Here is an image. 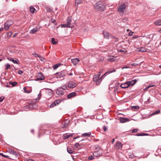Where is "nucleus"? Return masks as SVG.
Masks as SVG:
<instances>
[{
    "label": "nucleus",
    "instance_id": "obj_8",
    "mask_svg": "<svg viewBox=\"0 0 161 161\" xmlns=\"http://www.w3.org/2000/svg\"><path fill=\"white\" fill-rule=\"evenodd\" d=\"M45 78L42 74L41 72H39L38 73L37 77L35 80L36 81H41L44 80Z\"/></svg>",
    "mask_w": 161,
    "mask_h": 161
},
{
    "label": "nucleus",
    "instance_id": "obj_62",
    "mask_svg": "<svg viewBox=\"0 0 161 161\" xmlns=\"http://www.w3.org/2000/svg\"><path fill=\"white\" fill-rule=\"evenodd\" d=\"M141 47L139 48H137L136 49V51L138 52H141Z\"/></svg>",
    "mask_w": 161,
    "mask_h": 161
},
{
    "label": "nucleus",
    "instance_id": "obj_53",
    "mask_svg": "<svg viewBox=\"0 0 161 161\" xmlns=\"http://www.w3.org/2000/svg\"><path fill=\"white\" fill-rule=\"evenodd\" d=\"M130 67L129 66H124V67H122V69H125V68H126V69H128V68H130Z\"/></svg>",
    "mask_w": 161,
    "mask_h": 161
},
{
    "label": "nucleus",
    "instance_id": "obj_7",
    "mask_svg": "<svg viewBox=\"0 0 161 161\" xmlns=\"http://www.w3.org/2000/svg\"><path fill=\"white\" fill-rule=\"evenodd\" d=\"M77 85V82L74 81H69L67 83V86L68 87L71 88L75 87Z\"/></svg>",
    "mask_w": 161,
    "mask_h": 161
},
{
    "label": "nucleus",
    "instance_id": "obj_23",
    "mask_svg": "<svg viewBox=\"0 0 161 161\" xmlns=\"http://www.w3.org/2000/svg\"><path fill=\"white\" fill-rule=\"evenodd\" d=\"M9 152L11 154H12L14 156H17V153L13 150H10L9 151Z\"/></svg>",
    "mask_w": 161,
    "mask_h": 161
},
{
    "label": "nucleus",
    "instance_id": "obj_35",
    "mask_svg": "<svg viewBox=\"0 0 161 161\" xmlns=\"http://www.w3.org/2000/svg\"><path fill=\"white\" fill-rule=\"evenodd\" d=\"M9 84L13 86H15L17 84V83L16 82H13L12 81H10Z\"/></svg>",
    "mask_w": 161,
    "mask_h": 161
},
{
    "label": "nucleus",
    "instance_id": "obj_19",
    "mask_svg": "<svg viewBox=\"0 0 161 161\" xmlns=\"http://www.w3.org/2000/svg\"><path fill=\"white\" fill-rule=\"evenodd\" d=\"M38 31V30L37 27H36L30 31V33L34 34L36 33Z\"/></svg>",
    "mask_w": 161,
    "mask_h": 161
},
{
    "label": "nucleus",
    "instance_id": "obj_26",
    "mask_svg": "<svg viewBox=\"0 0 161 161\" xmlns=\"http://www.w3.org/2000/svg\"><path fill=\"white\" fill-rule=\"evenodd\" d=\"M74 134H72L69 135H67L63 136V139H68L69 137L72 136Z\"/></svg>",
    "mask_w": 161,
    "mask_h": 161
},
{
    "label": "nucleus",
    "instance_id": "obj_51",
    "mask_svg": "<svg viewBox=\"0 0 161 161\" xmlns=\"http://www.w3.org/2000/svg\"><path fill=\"white\" fill-rule=\"evenodd\" d=\"M50 21L52 23H54V22H55V20L54 19L52 18L50 19Z\"/></svg>",
    "mask_w": 161,
    "mask_h": 161
},
{
    "label": "nucleus",
    "instance_id": "obj_59",
    "mask_svg": "<svg viewBox=\"0 0 161 161\" xmlns=\"http://www.w3.org/2000/svg\"><path fill=\"white\" fill-rule=\"evenodd\" d=\"M62 88L64 90V91H65V90L67 89V86H64Z\"/></svg>",
    "mask_w": 161,
    "mask_h": 161
},
{
    "label": "nucleus",
    "instance_id": "obj_57",
    "mask_svg": "<svg viewBox=\"0 0 161 161\" xmlns=\"http://www.w3.org/2000/svg\"><path fill=\"white\" fill-rule=\"evenodd\" d=\"M155 86V85H152V84H149V86H148V87L150 88L151 87H153Z\"/></svg>",
    "mask_w": 161,
    "mask_h": 161
},
{
    "label": "nucleus",
    "instance_id": "obj_29",
    "mask_svg": "<svg viewBox=\"0 0 161 161\" xmlns=\"http://www.w3.org/2000/svg\"><path fill=\"white\" fill-rule=\"evenodd\" d=\"M61 102V101L60 100L58 99L56 100H55L53 103H54V104L56 106L59 104L60 102Z\"/></svg>",
    "mask_w": 161,
    "mask_h": 161
},
{
    "label": "nucleus",
    "instance_id": "obj_31",
    "mask_svg": "<svg viewBox=\"0 0 161 161\" xmlns=\"http://www.w3.org/2000/svg\"><path fill=\"white\" fill-rule=\"evenodd\" d=\"M51 42H52V43L53 45L56 44L58 43V42L55 41V39L53 38H52Z\"/></svg>",
    "mask_w": 161,
    "mask_h": 161
},
{
    "label": "nucleus",
    "instance_id": "obj_48",
    "mask_svg": "<svg viewBox=\"0 0 161 161\" xmlns=\"http://www.w3.org/2000/svg\"><path fill=\"white\" fill-rule=\"evenodd\" d=\"M55 106H56L54 104V103H53L50 105V108H52Z\"/></svg>",
    "mask_w": 161,
    "mask_h": 161
},
{
    "label": "nucleus",
    "instance_id": "obj_25",
    "mask_svg": "<svg viewBox=\"0 0 161 161\" xmlns=\"http://www.w3.org/2000/svg\"><path fill=\"white\" fill-rule=\"evenodd\" d=\"M69 121L68 120H65L64 122H63L62 124L63 125V127H65L68 124V123H69Z\"/></svg>",
    "mask_w": 161,
    "mask_h": 161
},
{
    "label": "nucleus",
    "instance_id": "obj_30",
    "mask_svg": "<svg viewBox=\"0 0 161 161\" xmlns=\"http://www.w3.org/2000/svg\"><path fill=\"white\" fill-rule=\"evenodd\" d=\"M30 10L31 13H34L35 11L36 10V9L34 8H33L31 6H30Z\"/></svg>",
    "mask_w": 161,
    "mask_h": 161
},
{
    "label": "nucleus",
    "instance_id": "obj_27",
    "mask_svg": "<svg viewBox=\"0 0 161 161\" xmlns=\"http://www.w3.org/2000/svg\"><path fill=\"white\" fill-rule=\"evenodd\" d=\"M115 58H116L115 57H114L112 56V57H111L110 58H108L107 60H108V61H109L110 62H113L114 61V60H116Z\"/></svg>",
    "mask_w": 161,
    "mask_h": 161
},
{
    "label": "nucleus",
    "instance_id": "obj_15",
    "mask_svg": "<svg viewBox=\"0 0 161 161\" xmlns=\"http://www.w3.org/2000/svg\"><path fill=\"white\" fill-rule=\"evenodd\" d=\"M103 35L104 38L107 39H108L109 37L111 36V35H110L108 32L105 31H103Z\"/></svg>",
    "mask_w": 161,
    "mask_h": 161
},
{
    "label": "nucleus",
    "instance_id": "obj_11",
    "mask_svg": "<svg viewBox=\"0 0 161 161\" xmlns=\"http://www.w3.org/2000/svg\"><path fill=\"white\" fill-rule=\"evenodd\" d=\"M115 71L116 70L114 69H110L109 70H108L107 72H106L103 75H102L101 77H100V78H101L102 80V78L104 76H106L108 74L110 73L115 72Z\"/></svg>",
    "mask_w": 161,
    "mask_h": 161
},
{
    "label": "nucleus",
    "instance_id": "obj_6",
    "mask_svg": "<svg viewBox=\"0 0 161 161\" xmlns=\"http://www.w3.org/2000/svg\"><path fill=\"white\" fill-rule=\"evenodd\" d=\"M65 93V91L62 87H58L56 90V94L58 96L63 95Z\"/></svg>",
    "mask_w": 161,
    "mask_h": 161
},
{
    "label": "nucleus",
    "instance_id": "obj_36",
    "mask_svg": "<svg viewBox=\"0 0 161 161\" xmlns=\"http://www.w3.org/2000/svg\"><path fill=\"white\" fill-rule=\"evenodd\" d=\"M23 90L24 91V92L26 93H30L31 92V91L30 90L27 91L26 90V88L25 87H24L23 88Z\"/></svg>",
    "mask_w": 161,
    "mask_h": 161
},
{
    "label": "nucleus",
    "instance_id": "obj_37",
    "mask_svg": "<svg viewBox=\"0 0 161 161\" xmlns=\"http://www.w3.org/2000/svg\"><path fill=\"white\" fill-rule=\"evenodd\" d=\"M5 69L8 70L11 67L10 65V64H7L5 65Z\"/></svg>",
    "mask_w": 161,
    "mask_h": 161
},
{
    "label": "nucleus",
    "instance_id": "obj_56",
    "mask_svg": "<svg viewBox=\"0 0 161 161\" xmlns=\"http://www.w3.org/2000/svg\"><path fill=\"white\" fill-rule=\"evenodd\" d=\"M139 64H136V63H133L131 64V65L132 66H136L137 65H138Z\"/></svg>",
    "mask_w": 161,
    "mask_h": 161
},
{
    "label": "nucleus",
    "instance_id": "obj_42",
    "mask_svg": "<svg viewBox=\"0 0 161 161\" xmlns=\"http://www.w3.org/2000/svg\"><path fill=\"white\" fill-rule=\"evenodd\" d=\"M12 34V33L11 31L8 32L7 33V37H10Z\"/></svg>",
    "mask_w": 161,
    "mask_h": 161
},
{
    "label": "nucleus",
    "instance_id": "obj_24",
    "mask_svg": "<svg viewBox=\"0 0 161 161\" xmlns=\"http://www.w3.org/2000/svg\"><path fill=\"white\" fill-rule=\"evenodd\" d=\"M72 20V18L71 17H68L67 19V23L70 25Z\"/></svg>",
    "mask_w": 161,
    "mask_h": 161
},
{
    "label": "nucleus",
    "instance_id": "obj_50",
    "mask_svg": "<svg viewBox=\"0 0 161 161\" xmlns=\"http://www.w3.org/2000/svg\"><path fill=\"white\" fill-rule=\"evenodd\" d=\"M79 145V144L78 143H76L74 144L75 147V148H77L78 147V146Z\"/></svg>",
    "mask_w": 161,
    "mask_h": 161
},
{
    "label": "nucleus",
    "instance_id": "obj_64",
    "mask_svg": "<svg viewBox=\"0 0 161 161\" xmlns=\"http://www.w3.org/2000/svg\"><path fill=\"white\" fill-rule=\"evenodd\" d=\"M132 33H133V32H129V36H131L132 35Z\"/></svg>",
    "mask_w": 161,
    "mask_h": 161
},
{
    "label": "nucleus",
    "instance_id": "obj_28",
    "mask_svg": "<svg viewBox=\"0 0 161 161\" xmlns=\"http://www.w3.org/2000/svg\"><path fill=\"white\" fill-rule=\"evenodd\" d=\"M61 27H70V26L67 23L64 24H63L61 25Z\"/></svg>",
    "mask_w": 161,
    "mask_h": 161
},
{
    "label": "nucleus",
    "instance_id": "obj_54",
    "mask_svg": "<svg viewBox=\"0 0 161 161\" xmlns=\"http://www.w3.org/2000/svg\"><path fill=\"white\" fill-rule=\"evenodd\" d=\"M18 73L19 74L22 75L23 73V72L22 70H19L18 71Z\"/></svg>",
    "mask_w": 161,
    "mask_h": 161
},
{
    "label": "nucleus",
    "instance_id": "obj_55",
    "mask_svg": "<svg viewBox=\"0 0 161 161\" xmlns=\"http://www.w3.org/2000/svg\"><path fill=\"white\" fill-rule=\"evenodd\" d=\"M33 55H34L35 56V57H39V55L37 53H33Z\"/></svg>",
    "mask_w": 161,
    "mask_h": 161
},
{
    "label": "nucleus",
    "instance_id": "obj_41",
    "mask_svg": "<svg viewBox=\"0 0 161 161\" xmlns=\"http://www.w3.org/2000/svg\"><path fill=\"white\" fill-rule=\"evenodd\" d=\"M147 135V134H145V133H142V134H140V133H137L136 134V135L138 136H145Z\"/></svg>",
    "mask_w": 161,
    "mask_h": 161
},
{
    "label": "nucleus",
    "instance_id": "obj_2",
    "mask_svg": "<svg viewBox=\"0 0 161 161\" xmlns=\"http://www.w3.org/2000/svg\"><path fill=\"white\" fill-rule=\"evenodd\" d=\"M137 81L136 79L132 80L131 81H128L125 83L122 84L120 87L122 88H128L129 86H133Z\"/></svg>",
    "mask_w": 161,
    "mask_h": 161
},
{
    "label": "nucleus",
    "instance_id": "obj_32",
    "mask_svg": "<svg viewBox=\"0 0 161 161\" xmlns=\"http://www.w3.org/2000/svg\"><path fill=\"white\" fill-rule=\"evenodd\" d=\"M67 152L70 154H72V153L74 152L72 151V150H71V148L70 147H68L67 148Z\"/></svg>",
    "mask_w": 161,
    "mask_h": 161
},
{
    "label": "nucleus",
    "instance_id": "obj_52",
    "mask_svg": "<svg viewBox=\"0 0 161 161\" xmlns=\"http://www.w3.org/2000/svg\"><path fill=\"white\" fill-rule=\"evenodd\" d=\"M0 155L1 156H2L4 157H6V158L8 157V156L5 155H4L3 153H1Z\"/></svg>",
    "mask_w": 161,
    "mask_h": 161
},
{
    "label": "nucleus",
    "instance_id": "obj_1",
    "mask_svg": "<svg viewBox=\"0 0 161 161\" xmlns=\"http://www.w3.org/2000/svg\"><path fill=\"white\" fill-rule=\"evenodd\" d=\"M94 7L97 10L103 11L104 10L105 8L104 3L102 1H99L96 3Z\"/></svg>",
    "mask_w": 161,
    "mask_h": 161
},
{
    "label": "nucleus",
    "instance_id": "obj_14",
    "mask_svg": "<svg viewBox=\"0 0 161 161\" xmlns=\"http://www.w3.org/2000/svg\"><path fill=\"white\" fill-rule=\"evenodd\" d=\"M103 153V152H102L101 151H95L93 153V154L94 156L96 157H98L101 156L102 155Z\"/></svg>",
    "mask_w": 161,
    "mask_h": 161
},
{
    "label": "nucleus",
    "instance_id": "obj_12",
    "mask_svg": "<svg viewBox=\"0 0 161 161\" xmlns=\"http://www.w3.org/2000/svg\"><path fill=\"white\" fill-rule=\"evenodd\" d=\"M151 35H150L149 36H147L145 37L144 39V42L146 45H148L151 41L150 36Z\"/></svg>",
    "mask_w": 161,
    "mask_h": 161
},
{
    "label": "nucleus",
    "instance_id": "obj_4",
    "mask_svg": "<svg viewBox=\"0 0 161 161\" xmlns=\"http://www.w3.org/2000/svg\"><path fill=\"white\" fill-rule=\"evenodd\" d=\"M101 75V72H99L98 74L95 75L93 78V81L96 82L97 85L100 84L102 81L101 79L100 78Z\"/></svg>",
    "mask_w": 161,
    "mask_h": 161
},
{
    "label": "nucleus",
    "instance_id": "obj_39",
    "mask_svg": "<svg viewBox=\"0 0 161 161\" xmlns=\"http://www.w3.org/2000/svg\"><path fill=\"white\" fill-rule=\"evenodd\" d=\"M140 50L141 52H145L147 51L146 49L143 47H141Z\"/></svg>",
    "mask_w": 161,
    "mask_h": 161
},
{
    "label": "nucleus",
    "instance_id": "obj_5",
    "mask_svg": "<svg viewBox=\"0 0 161 161\" xmlns=\"http://www.w3.org/2000/svg\"><path fill=\"white\" fill-rule=\"evenodd\" d=\"M13 24L12 21L7 20L4 24V28L6 31H8L10 27Z\"/></svg>",
    "mask_w": 161,
    "mask_h": 161
},
{
    "label": "nucleus",
    "instance_id": "obj_44",
    "mask_svg": "<svg viewBox=\"0 0 161 161\" xmlns=\"http://www.w3.org/2000/svg\"><path fill=\"white\" fill-rule=\"evenodd\" d=\"M82 0H76L75 1V3L80 4L81 3Z\"/></svg>",
    "mask_w": 161,
    "mask_h": 161
},
{
    "label": "nucleus",
    "instance_id": "obj_9",
    "mask_svg": "<svg viewBox=\"0 0 161 161\" xmlns=\"http://www.w3.org/2000/svg\"><path fill=\"white\" fill-rule=\"evenodd\" d=\"M122 147V144L121 142H116V144L114 145L115 148L117 150L121 149Z\"/></svg>",
    "mask_w": 161,
    "mask_h": 161
},
{
    "label": "nucleus",
    "instance_id": "obj_22",
    "mask_svg": "<svg viewBox=\"0 0 161 161\" xmlns=\"http://www.w3.org/2000/svg\"><path fill=\"white\" fill-rule=\"evenodd\" d=\"M95 147V151H101L102 152H103V150L101 148V147H100L98 145L96 146Z\"/></svg>",
    "mask_w": 161,
    "mask_h": 161
},
{
    "label": "nucleus",
    "instance_id": "obj_38",
    "mask_svg": "<svg viewBox=\"0 0 161 161\" xmlns=\"http://www.w3.org/2000/svg\"><path fill=\"white\" fill-rule=\"evenodd\" d=\"M48 92L49 94L50 95H51L53 94V92L52 90L51 89H47V91L46 92Z\"/></svg>",
    "mask_w": 161,
    "mask_h": 161
},
{
    "label": "nucleus",
    "instance_id": "obj_34",
    "mask_svg": "<svg viewBox=\"0 0 161 161\" xmlns=\"http://www.w3.org/2000/svg\"><path fill=\"white\" fill-rule=\"evenodd\" d=\"M61 65V64H56L53 66V68L54 69H56L59 66Z\"/></svg>",
    "mask_w": 161,
    "mask_h": 161
},
{
    "label": "nucleus",
    "instance_id": "obj_21",
    "mask_svg": "<svg viewBox=\"0 0 161 161\" xmlns=\"http://www.w3.org/2000/svg\"><path fill=\"white\" fill-rule=\"evenodd\" d=\"M91 132H90L88 133H84L81 135L82 136H83L84 137H90V136L91 135Z\"/></svg>",
    "mask_w": 161,
    "mask_h": 161
},
{
    "label": "nucleus",
    "instance_id": "obj_61",
    "mask_svg": "<svg viewBox=\"0 0 161 161\" xmlns=\"http://www.w3.org/2000/svg\"><path fill=\"white\" fill-rule=\"evenodd\" d=\"M7 59H8V60H9V61H12V59H12V58H10V57H8V58H7Z\"/></svg>",
    "mask_w": 161,
    "mask_h": 161
},
{
    "label": "nucleus",
    "instance_id": "obj_63",
    "mask_svg": "<svg viewBox=\"0 0 161 161\" xmlns=\"http://www.w3.org/2000/svg\"><path fill=\"white\" fill-rule=\"evenodd\" d=\"M4 28L3 27L1 28H0V32H1V31H3L4 30Z\"/></svg>",
    "mask_w": 161,
    "mask_h": 161
},
{
    "label": "nucleus",
    "instance_id": "obj_17",
    "mask_svg": "<svg viewBox=\"0 0 161 161\" xmlns=\"http://www.w3.org/2000/svg\"><path fill=\"white\" fill-rule=\"evenodd\" d=\"M71 61L74 65H76L79 61V60L78 58H75L72 59Z\"/></svg>",
    "mask_w": 161,
    "mask_h": 161
},
{
    "label": "nucleus",
    "instance_id": "obj_10",
    "mask_svg": "<svg viewBox=\"0 0 161 161\" xmlns=\"http://www.w3.org/2000/svg\"><path fill=\"white\" fill-rule=\"evenodd\" d=\"M115 71L116 70L114 69H110L109 70H108L107 72H106L103 75H102L101 77H100V78H101L102 80V78L104 76H106L108 74L110 73L115 72Z\"/></svg>",
    "mask_w": 161,
    "mask_h": 161
},
{
    "label": "nucleus",
    "instance_id": "obj_49",
    "mask_svg": "<svg viewBox=\"0 0 161 161\" xmlns=\"http://www.w3.org/2000/svg\"><path fill=\"white\" fill-rule=\"evenodd\" d=\"M41 61H43V60H44V58H43L41 56H39V57Z\"/></svg>",
    "mask_w": 161,
    "mask_h": 161
},
{
    "label": "nucleus",
    "instance_id": "obj_46",
    "mask_svg": "<svg viewBox=\"0 0 161 161\" xmlns=\"http://www.w3.org/2000/svg\"><path fill=\"white\" fill-rule=\"evenodd\" d=\"M150 98L149 97L148 98L147 101H146L145 103L146 104H149L150 103Z\"/></svg>",
    "mask_w": 161,
    "mask_h": 161
},
{
    "label": "nucleus",
    "instance_id": "obj_13",
    "mask_svg": "<svg viewBox=\"0 0 161 161\" xmlns=\"http://www.w3.org/2000/svg\"><path fill=\"white\" fill-rule=\"evenodd\" d=\"M125 4H122L119 7L118 11L120 12H123L125 11Z\"/></svg>",
    "mask_w": 161,
    "mask_h": 161
},
{
    "label": "nucleus",
    "instance_id": "obj_18",
    "mask_svg": "<svg viewBox=\"0 0 161 161\" xmlns=\"http://www.w3.org/2000/svg\"><path fill=\"white\" fill-rule=\"evenodd\" d=\"M129 120V119L126 118H120L119 121L121 123H125Z\"/></svg>",
    "mask_w": 161,
    "mask_h": 161
},
{
    "label": "nucleus",
    "instance_id": "obj_3",
    "mask_svg": "<svg viewBox=\"0 0 161 161\" xmlns=\"http://www.w3.org/2000/svg\"><path fill=\"white\" fill-rule=\"evenodd\" d=\"M66 74V71L65 70H63L60 72L57 73L55 75L57 79H59L61 80H63L64 79V77Z\"/></svg>",
    "mask_w": 161,
    "mask_h": 161
},
{
    "label": "nucleus",
    "instance_id": "obj_40",
    "mask_svg": "<svg viewBox=\"0 0 161 161\" xmlns=\"http://www.w3.org/2000/svg\"><path fill=\"white\" fill-rule=\"evenodd\" d=\"M131 108L133 109H138L139 108V107L137 106H132Z\"/></svg>",
    "mask_w": 161,
    "mask_h": 161
},
{
    "label": "nucleus",
    "instance_id": "obj_16",
    "mask_svg": "<svg viewBox=\"0 0 161 161\" xmlns=\"http://www.w3.org/2000/svg\"><path fill=\"white\" fill-rule=\"evenodd\" d=\"M76 94V93L75 92H71L67 95V97L68 99H70L75 96Z\"/></svg>",
    "mask_w": 161,
    "mask_h": 161
},
{
    "label": "nucleus",
    "instance_id": "obj_60",
    "mask_svg": "<svg viewBox=\"0 0 161 161\" xmlns=\"http://www.w3.org/2000/svg\"><path fill=\"white\" fill-rule=\"evenodd\" d=\"M4 98L2 97H0V102H2L3 101Z\"/></svg>",
    "mask_w": 161,
    "mask_h": 161
},
{
    "label": "nucleus",
    "instance_id": "obj_58",
    "mask_svg": "<svg viewBox=\"0 0 161 161\" xmlns=\"http://www.w3.org/2000/svg\"><path fill=\"white\" fill-rule=\"evenodd\" d=\"M103 129L104 131H106L107 130L106 126H103Z\"/></svg>",
    "mask_w": 161,
    "mask_h": 161
},
{
    "label": "nucleus",
    "instance_id": "obj_33",
    "mask_svg": "<svg viewBox=\"0 0 161 161\" xmlns=\"http://www.w3.org/2000/svg\"><path fill=\"white\" fill-rule=\"evenodd\" d=\"M160 110H158L155 111V112L152 113V114L151 115H154L155 114H159L160 113Z\"/></svg>",
    "mask_w": 161,
    "mask_h": 161
},
{
    "label": "nucleus",
    "instance_id": "obj_20",
    "mask_svg": "<svg viewBox=\"0 0 161 161\" xmlns=\"http://www.w3.org/2000/svg\"><path fill=\"white\" fill-rule=\"evenodd\" d=\"M154 24L157 26H161V19H158L154 23Z\"/></svg>",
    "mask_w": 161,
    "mask_h": 161
},
{
    "label": "nucleus",
    "instance_id": "obj_45",
    "mask_svg": "<svg viewBox=\"0 0 161 161\" xmlns=\"http://www.w3.org/2000/svg\"><path fill=\"white\" fill-rule=\"evenodd\" d=\"M88 159L90 160H92L94 159L93 157L91 155L89 156L88 158Z\"/></svg>",
    "mask_w": 161,
    "mask_h": 161
},
{
    "label": "nucleus",
    "instance_id": "obj_47",
    "mask_svg": "<svg viewBox=\"0 0 161 161\" xmlns=\"http://www.w3.org/2000/svg\"><path fill=\"white\" fill-rule=\"evenodd\" d=\"M138 131V129H134L132 130V132L133 133L137 132Z\"/></svg>",
    "mask_w": 161,
    "mask_h": 161
},
{
    "label": "nucleus",
    "instance_id": "obj_43",
    "mask_svg": "<svg viewBox=\"0 0 161 161\" xmlns=\"http://www.w3.org/2000/svg\"><path fill=\"white\" fill-rule=\"evenodd\" d=\"M18 60H15L13 59L12 61L15 64H18Z\"/></svg>",
    "mask_w": 161,
    "mask_h": 161
}]
</instances>
